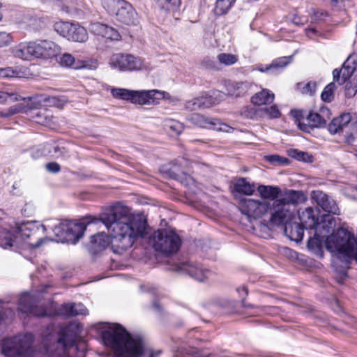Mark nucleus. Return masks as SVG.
Here are the masks:
<instances>
[{
  "label": "nucleus",
  "mask_w": 357,
  "mask_h": 357,
  "mask_svg": "<svg viewBox=\"0 0 357 357\" xmlns=\"http://www.w3.org/2000/svg\"><path fill=\"white\" fill-rule=\"evenodd\" d=\"M162 9L168 12L176 11L181 5V0H156Z\"/></svg>",
  "instance_id": "obj_41"
},
{
  "label": "nucleus",
  "mask_w": 357,
  "mask_h": 357,
  "mask_svg": "<svg viewBox=\"0 0 357 357\" xmlns=\"http://www.w3.org/2000/svg\"><path fill=\"white\" fill-rule=\"evenodd\" d=\"M241 114L246 119H254L257 116V111L254 107L247 106L241 109Z\"/></svg>",
  "instance_id": "obj_53"
},
{
  "label": "nucleus",
  "mask_w": 357,
  "mask_h": 357,
  "mask_svg": "<svg viewBox=\"0 0 357 357\" xmlns=\"http://www.w3.org/2000/svg\"><path fill=\"white\" fill-rule=\"evenodd\" d=\"M335 225V220L333 217L331 215H324L321 221L319 220L316 231L325 234L326 236L327 234L334 230Z\"/></svg>",
  "instance_id": "obj_31"
},
{
  "label": "nucleus",
  "mask_w": 357,
  "mask_h": 357,
  "mask_svg": "<svg viewBox=\"0 0 357 357\" xmlns=\"http://www.w3.org/2000/svg\"><path fill=\"white\" fill-rule=\"evenodd\" d=\"M265 160L272 165H287L289 164V159L283 158L279 155H268L264 157Z\"/></svg>",
  "instance_id": "obj_46"
},
{
  "label": "nucleus",
  "mask_w": 357,
  "mask_h": 357,
  "mask_svg": "<svg viewBox=\"0 0 357 357\" xmlns=\"http://www.w3.org/2000/svg\"><path fill=\"white\" fill-rule=\"evenodd\" d=\"M168 127L175 134L178 135L183 130V125L176 121H171L169 122Z\"/></svg>",
  "instance_id": "obj_57"
},
{
  "label": "nucleus",
  "mask_w": 357,
  "mask_h": 357,
  "mask_svg": "<svg viewBox=\"0 0 357 357\" xmlns=\"http://www.w3.org/2000/svg\"><path fill=\"white\" fill-rule=\"evenodd\" d=\"M82 326L77 322H70L59 330L54 326H48L43 335V348H33V335L26 333L13 340H4L2 354L6 357H73L77 349L76 342L81 333Z\"/></svg>",
  "instance_id": "obj_2"
},
{
  "label": "nucleus",
  "mask_w": 357,
  "mask_h": 357,
  "mask_svg": "<svg viewBox=\"0 0 357 357\" xmlns=\"http://www.w3.org/2000/svg\"><path fill=\"white\" fill-rule=\"evenodd\" d=\"M202 108L210 107L216 104L215 99L212 96L205 94L199 97Z\"/></svg>",
  "instance_id": "obj_51"
},
{
  "label": "nucleus",
  "mask_w": 357,
  "mask_h": 357,
  "mask_svg": "<svg viewBox=\"0 0 357 357\" xmlns=\"http://www.w3.org/2000/svg\"><path fill=\"white\" fill-rule=\"evenodd\" d=\"M115 15L116 20L126 25H134L137 22V13L132 6L125 1Z\"/></svg>",
  "instance_id": "obj_20"
},
{
  "label": "nucleus",
  "mask_w": 357,
  "mask_h": 357,
  "mask_svg": "<svg viewBox=\"0 0 357 357\" xmlns=\"http://www.w3.org/2000/svg\"><path fill=\"white\" fill-rule=\"evenodd\" d=\"M174 357H209L207 354H200L197 351H177Z\"/></svg>",
  "instance_id": "obj_52"
},
{
  "label": "nucleus",
  "mask_w": 357,
  "mask_h": 357,
  "mask_svg": "<svg viewBox=\"0 0 357 357\" xmlns=\"http://www.w3.org/2000/svg\"><path fill=\"white\" fill-rule=\"evenodd\" d=\"M72 304L65 303L61 305L58 309V314L64 317H72Z\"/></svg>",
  "instance_id": "obj_55"
},
{
  "label": "nucleus",
  "mask_w": 357,
  "mask_h": 357,
  "mask_svg": "<svg viewBox=\"0 0 357 357\" xmlns=\"http://www.w3.org/2000/svg\"><path fill=\"white\" fill-rule=\"evenodd\" d=\"M16 74V72L12 68H0V78L14 77Z\"/></svg>",
  "instance_id": "obj_58"
},
{
  "label": "nucleus",
  "mask_w": 357,
  "mask_h": 357,
  "mask_svg": "<svg viewBox=\"0 0 357 357\" xmlns=\"http://www.w3.org/2000/svg\"><path fill=\"white\" fill-rule=\"evenodd\" d=\"M56 45L49 40L40 42L39 58L49 59L56 56Z\"/></svg>",
  "instance_id": "obj_34"
},
{
  "label": "nucleus",
  "mask_w": 357,
  "mask_h": 357,
  "mask_svg": "<svg viewBox=\"0 0 357 357\" xmlns=\"http://www.w3.org/2000/svg\"><path fill=\"white\" fill-rule=\"evenodd\" d=\"M90 217L85 218L81 222L65 220L54 226L53 232L55 241L61 243L75 244L82 237L86 225L93 221Z\"/></svg>",
  "instance_id": "obj_6"
},
{
  "label": "nucleus",
  "mask_w": 357,
  "mask_h": 357,
  "mask_svg": "<svg viewBox=\"0 0 357 357\" xmlns=\"http://www.w3.org/2000/svg\"><path fill=\"white\" fill-rule=\"evenodd\" d=\"M109 236L105 233H98L91 236L89 251L95 255L104 250L109 245L112 252L121 255L131 248L139 237H144L147 226L141 217H132L128 207L117 203L100 217Z\"/></svg>",
  "instance_id": "obj_1"
},
{
  "label": "nucleus",
  "mask_w": 357,
  "mask_h": 357,
  "mask_svg": "<svg viewBox=\"0 0 357 357\" xmlns=\"http://www.w3.org/2000/svg\"><path fill=\"white\" fill-rule=\"evenodd\" d=\"M291 61V56H283L278 58L273 61V62L267 66L265 68H260L261 72H267L269 70H278L285 68Z\"/></svg>",
  "instance_id": "obj_35"
},
{
  "label": "nucleus",
  "mask_w": 357,
  "mask_h": 357,
  "mask_svg": "<svg viewBox=\"0 0 357 357\" xmlns=\"http://www.w3.org/2000/svg\"><path fill=\"white\" fill-rule=\"evenodd\" d=\"M234 188L237 192L245 195H252L255 190V184L250 183L245 178H238Z\"/></svg>",
  "instance_id": "obj_33"
},
{
  "label": "nucleus",
  "mask_w": 357,
  "mask_h": 357,
  "mask_svg": "<svg viewBox=\"0 0 357 357\" xmlns=\"http://www.w3.org/2000/svg\"><path fill=\"white\" fill-rule=\"evenodd\" d=\"M257 190L264 199L263 201H273V202L282 195L281 188L277 185H259L257 188Z\"/></svg>",
  "instance_id": "obj_22"
},
{
  "label": "nucleus",
  "mask_w": 357,
  "mask_h": 357,
  "mask_svg": "<svg viewBox=\"0 0 357 357\" xmlns=\"http://www.w3.org/2000/svg\"><path fill=\"white\" fill-rule=\"evenodd\" d=\"M317 82L310 81L306 84L298 83L296 84V89L304 95H313L316 92Z\"/></svg>",
  "instance_id": "obj_39"
},
{
  "label": "nucleus",
  "mask_w": 357,
  "mask_h": 357,
  "mask_svg": "<svg viewBox=\"0 0 357 357\" xmlns=\"http://www.w3.org/2000/svg\"><path fill=\"white\" fill-rule=\"evenodd\" d=\"M12 53L16 58L23 60L33 59L30 42L20 43L12 49Z\"/></svg>",
  "instance_id": "obj_32"
},
{
  "label": "nucleus",
  "mask_w": 357,
  "mask_h": 357,
  "mask_svg": "<svg viewBox=\"0 0 357 357\" xmlns=\"http://www.w3.org/2000/svg\"><path fill=\"white\" fill-rule=\"evenodd\" d=\"M18 112H19V109L17 108V107L13 106V107H10L7 111L1 112L0 116L1 117H8V116H12Z\"/></svg>",
  "instance_id": "obj_63"
},
{
  "label": "nucleus",
  "mask_w": 357,
  "mask_h": 357,
  "mask_svg": "<svg viewBox=\"0 0 357 357\" xmlns=\"http://www.w3.org/2000/svg\"><path fill=\"white\" fill-rule=\"evenodd\" d=\"M93 31L96 34L111 40H119L121 39V35L116 29L104 24L96 23L93 24Z\"/></svg>",
  "instance_id": "obj_23"
},
{
  "label": "nucleus",
  "mask_w": 357,
  "mask_h": 357,
  "mask_svg": "<svg viewBox=\"0 0 357 357\" xmlns=\"http://www.w3.org/2000/svg\"><path fill=\"white\" fill-rule=\"evenodd\" d=\"M241 291H242V292H243V295L245 296H246L248 294V290L247 287H242L241 288L237 289V291H238L239 294H241Z\"/></svg>",
  "instance_id": "obj_64"
},
{
  "label": "nucleus",
  "mask_w": 357,
  "mask_h": 357,
  "mask_svg": "<svg viewBox=\"0 0 357 357\" xmlns=\"http://www.w3.org/2000/svg\"><path fill=\"white\" fill-rule=\"evenodd\" d=\"M185 108L190 111H195L197 109H202V107L201 105L199 98L197 97V98H193L191 100L188 101L185 103Z\"/></svg>",
  "instance_id": "obj_54"
},
{
  "label": "nucleus",
  "mask_w": 357,
  "mask_h": 357,
  "mask_svg": "<svg viewBox=\"0 0 357 357\" xmlns=\"http://www.w3.org/2000/svg\"><path fill=\"white\" fill-rule=\"evenodd\" d=\"M236 0H217L215 12L217 15H223L231 8Z\"/></svg>",
  "instance_id": "obj_40"
},
{
  "label": "nucleus",
  "mask_w": 357,
  "mask_h": 357,
  "mask_svg": "<svg viewBox=\"0 0 357 357\" xmlns=\"http://www.w3.org/2000/svg\"><path fill=\"white\" fill-rule=\"evenodd\" d=\"M304 227L297 222H289L284 226V231L291 241L301 242L303 238Z\"/></svg>",
  "instance_id": "obj_24"
},
{
  "label": "nucleus",
  "mask_w": 357,
  "mask_h": 357,
  "mask_svg": "<svg viewBox=\"0 0 357 357\" xmlns=\"http://www.w3.org/2000/svg\"><path fill=\"white\" fill-rule=\"evenodd\" d=\"M45 102L50 106L61 107L68 102V99L64 96H48L45 98Z\"/></svg>",
  "instance_id": "obj_44"
},
{
  "label": "nucleus",
  "mask_w": 357,
  "mask_h": 357,
  "mask_svg": "<svg viewBox=\"0 0 357 357\" xmlns=\"http://www.w3.org/2000/svg\"><path fill=\"white\" fill-rule=\"evenodd\" d=\"M344 84L345 96L348 98L354 97L357 93V77H353Z\"/></svg>",
  "instance_id": "obj_43"
},
{
  "label": "nucleus",
  "mask_w": 357,
  "mask_h": 357,
  "mask_svg": "<svg viewBox=\"0 0 357 357\" xmlns=\"http://www.w3.org/2000/svg\"><path fill=\"white\" fill-rule=\"evenodd\" d=\"M217 59L220 64L225 66H229L238 61V56L230 53H220L218 54Z\"/></svg>",
  "instance_id": "obj_38"
},
{
  "label": "nucleus",
  "mask_w": 357,
  "mask_h": 357,
  "mask_svg": "<svg viewBox=\"0 0 357 357\" xmlns=\"http://www.w3.org/2000/svg\"><path fill=\"white\" fill-rule=\"evenodd\" d=\"M300 224L305 229H315L319 222V210L317 208L307 207L298 211Z\"/></svg>",
  "instance_id": "obj_18"
},
{
  "label": "nucleus",
  "mask_w": 357,
  "mask_h": 357,
  "mask_svg": "<svg viewBox=\"0 0 357 357\" xmlns=\"http://www.w3.org/2000/svg\"><path fill=\"white\" fill-rule=\"evenodd\" d=\"M293 152L294 153V155H293L292 156L299 161L307 162L308 161V159L310 158L309 154L305 152L297 151L296 150L293 151Z\"/></svg>",
  "instance_id": "obj_59"
},
{
  "label": "nucleus",
  "mask_w": 357,
  "mask_h": 357,
  "mask_svg": "<svg viewBox=\"0 0 357 357\" xmlns=\"http://www.w3.org/2000/svg\"><path fill=\"white\" fill-rule=\"evenodd\" d=\"M11 41L10 34L6 32H0V47L8 45Z\"/></svg>",
  "instance_id": "obj_62"
},
{
  "label": "nucleus",
  "mask_w": 357,
  "mask_h": 357,
  "mask_svg": "<svg viewBox=\"0 0 357 357\" xmlns=\"http://www.w3.org/2000/svg\"><path fill=\"white\" fill-rule=\"evenodd\" d=\"M357 67V55L351 54L342 64L341 68H335L333 70V82L325 86L321 98L324 102H331L334 99V91L336 89L335 82L339 85L344 84L348 81Z\"/></svg>",
  "instance_id": "obj_5"
},
{
  "label": "nucleus",
  "mask_w": 357,
  "mask_h": 357,
  "mask_svg": "<svg viewBox=\"0 0 357 357\" xmlns=\"http://www.w3.org/2000/svg\"><path fill=\"white\" fill-rule=\"evenodd\" d=\"M190 121L201 127V128H205L208 129H215V130H220V128H217L216 126L218 125V120L214 119H207L204 117V116L199 114H192L190 118Z\"/></svg>",
  "instance_id": "obj_29"
},
{
  "label": "nucleus",
  "mask_w": 357,
  "mask_h": 357,
  "mask_svg": "<svg viewBox=\"0 0 357 357\" xmlns=\"http://www.w3.org/2000/svg\"><path fill=\"white\" fill-rule=\"evenodd\" d=\"M282 197L275 200L276 205L281 204L289 208L290 205H296L305 200V197L302 191L287 190L282 195Z\"/></svg>",
  "instance_id": "obj_21"
},
{
  "label": "nucleus",
  "mask_w": 357,
  "mask_h": 357,
  "mask_svg": "<svg viewBox=\"0 0 357 357\" xmlns=\"http://www.w3.org/2000/svg\"><path fill=\"white\" fill-rule=\"evenodd\" d=\"M168 176L175 180H178L182 178V175L185 174V171L176 165H173L167 171Z\"/></svg>",
  "instance_id": "obj_47"
},
{
  "label": "nucleus",
  "mask_w": 357,
  "mask_h": 357,
  "mask_svg": "<svg viewBox=\"0 0 357 357\" xmlns=\"http://www.w3.org/2000/svg\"><path fill=\"white\" fill-rule=\"evenodd\" d=\"M109 63L112 68L119 71H138L149 68L144 60L130 54H113Z\"/></svg>",
  "instance_id": "obj_10"
},
{
  "label": "nucleus",
  "mask_w": 357,
  "mask_h": 357,
  "mask_svg": "<svg viewBox=\"0 0 357 357\" xmlns=\"http://www.w3.org/2000/svg\"><path fill=\"white\" fill-rule=\"evenodd\" d=\"M262 112L268 119H277L281 116V112L275 105L263 108Z\"/></svg>",
  "instance_id": "obj_48"
},
{
  "label": "nucleus",
  "mask_w": 357,
  "mask_h": 357,
  "mask_svg": "<svg viewBox=\"0 0 357 357\" xmlns=\"http://www.w3.org/2000/svg\"><path fill=\"white\" fill-rule=\"evenodd\" d=\"M132 92V90L123 88H112L111 89V94L113 98L130 102L131 101Z\"/></svg>",
  "instance_id": "obj_37"
},
{
  "label": "nucleus",
  "mask_w": 357,
  "mask_h": 357,
  "mask_svg": "<svg viewBox=\"0 0 357 357\" xmlns=\"http://www.w3.org/2000/svg\"><path fill=\"white\" fill-rule=\"evenodd\" d=\"M349 113H343L333 119L328 126V130L332 135L342 134L344 142L351 145L357 139V121L351 122Z\"/></svg>",
  "instance_id": "obj_7"
},
{
  "label": "nucleus",
  "mask_w": 357,
  "mask_h": 357,
  "mask_svg": "<svg viewBox=\"0 0 357 357\" xmlns=\"http://www.w3.org/2000/svg\"><path fill=\"white\" fill-rule=\"evenodd\" d=\"M55 56L57 62L63 67L79 69L86 66L82 61H76L75 57L69 53L56 54Z\"/></svg>",
  "instance_id": "obj_27"
},
{
  "label": "nucleus",
  "mask_w": 357,
  "mask_h": 357,
  "mask_svg": "<svg viewBox=\"0 0 357 357\" xmlns=\"http://www.w3.org/2000/svg\"><path fill=\"white\" fill-rule=\"evenodd\" d=\"M272 214L269 220L270 224L273 226L286 225L290 222L294 214L287 207L281 204L276 205L275 202L272 203Z\"/></svg>",
  "instance_id": "obj_16"
},
{
  "label": "nucleus",
  "mask_w": 357,
  "mask_h": 357,
  "mask_svg": "<svg viewBox=\"0 0 357 357\" xmlns=\"http://www.w3.org/2000/svg\"><path fill=\"white\" fill-rule=\"evenodd\" d=\"M151 241L156 251L167 255L176 252L181 244L180 237L174 231L168 229L155 231Z\"/></svg>",
  "instance_id": "obj_8"
},
{
  "label": "nucleus",
  "mask_w": 357,
  "mask_h": 357,
  "mask_svg": "<svg viewBox=\"0 0 357 357\" xmlns=\"http://www.w3.org/2000/svg\"><path fill=\"white\" fill-rule=\"evenodd\" d=\"M175 270L176 271L185 273L190 277L200 282L204 281L211 274L209 270L203 268L202 266L192 264L188 262L176 265Z\"/></svg>",
  "instance_id": "obj_19"
},
{
  "label": "nucleus",
  "mask_w": 357,
  "mask_h": 357,
  "mask_svg": "<svg viewBox=\"0 0 357 357\" xmlns=\"http://www.w3.org/2000/svg\"><path fill=\"white\" fill-rule=\"evenodd\" d=\"M26 98L22 97L17 93L0 91V102L3 103L6 102H17L20 100H25Z\"/></svg>",
  "instance_id": "obj_42"
},
{
  "label": "nucleus",
  "mask_w": 357,
  "mask_h": 357,
  "mask_svg": "<svg viewBox=\"0 0 357 357\" xmlns=\"http://www.w3.org/2000/svg\"><path fill=\"white\" fill-rule=\"evenodd\" d=\"M17 245L18 236L0 226V247L6 249Z\"/></svg>",
  "instance_id": "obj_28"
},
{
  "label": "nucleus",
  "mask_w": 357,
  "mask_h": 357,
  "mask_svg": "<svg viewBox=\"0 0 357 357\" xmlns=\"http://www.w3.org/2000/svg\"><path fill=\"white\" fill-rule=\"evenodd\" d=\"M252 87V84L248 81L235 82L227 86V90L231 96L241 97L247 95Z\"/></svg>",
  "instance_id": "obj_25"
},
{
  "label": "nucleus",
  "mask_w": 357,
  "mask_h": 357,
  "mask_svg": "<svg viewBox=\"0 0 357 357\" xmlns=\"http://www.w3.org/2000/svg\"><path fill=\"white\" fill-rule=\"evenodd\" d=\"M243 210L249 217L259 218L272 211V204L268 201L248 199L245 201Z\"/></svg>",
  "instance_id": "obj_14"
},
{
  "label": "nucleus",
  "mask_w": 357,
  "mask_h": 357,
  "mask_svg": "<svg viewBox=\"0 0 357 357\" xmlns=\"http://www.w3.org/2000/svg\"><path fill=\"white\" fill-rule=\"evenodd\" d=\"M201 64L203 67H205L207 69H210V70H218L219 69L216 62L214 60L210 59L209 57H205L202 60Z\"/></svg>",
  "instance_id": "obj_56"
},
{
  "label": "nucleus",
  "mask_w": 357,
  "mask_h": 357,
  "mask_svg": "<svg viewBox=\"0 0 357 357\" xmlns=\"http://www.w3.org/2000/svg\"><path fill=\"white\" fill-rule=\"evenodd\" d=\"M325 234H321L315 231L313 237H310L307 241V247L314 255L323 257V242Z\"/></svg>",
  "instance_id": "obj_26"
},
{
  "label": "nucleus",
  "mask_w": 357,
  "mask_h": 357,
  "mask_svg": "<svg viewBox=\"0 0 357 357\" xmlns=\"http://www.w3.org/2000/svg\"><path fill=\"white\" fill-rule=\"evenodd\" d=\"M46 169L52 173H58L61 170L60 165L56 162H51L46 165Z\"/></svg>",
  "instance_id": "obj_60"
},
{
  "label": "nucleus",
  "mask_w": 357,
  "mask_h": 357,
  "mask_svg": "<svg viewBox=\"0 0 357 357\" xmlns=\"http://www.w3.org/2000/svg\"><path fill=\"white\" fill-rule=\"evenodd\" d=\"M45 230L43 225L37 222H26L17 226L15 233L18 236V244L21 240H29L30 245L38 248L43 243Z\"/></svg>",
  "instance_id": "obj_9"
},
{
  "label": "nucleus",
  "mask_w": 357,
  "mask_h": 357,
  "mask_svg": "<svg viewBox=\"0 0 357 357\" xmlns=\"http://www.w3.org/2000/svg\"><path fill=\"white\" fill-rule=\"evenodd\" d=\"M105 344L114 351L115 357H142L145 351L144 339L132 335L119 324H114L102 333Z\"/></svg>",
  "instance_id": "obj_4"
},
{
  "label": "nucleus",
  "mask_w": 357,
  "mask_h": 357,
  "mask_svg": "<svg viewBox=\"0 0 357 357\" xmlns=\"http://www.w3.org/2000/svg\"><path fill=\"white\" fill-rule=\"evenodd\" d=\"M78 7V3L77 0H65V3L63 4L61 9L66 13H71L74 10H77Z\"/></svg>",
  "instance_id": "obj_49"
},
{
  "label": "nucleus",
  "mask_w": 357,
  "mask_h": 357,
  "mask_svg": "<svg viewBox=\"0 0 357 357\" xmlns=\"http://www.w3.org/2000/svg\"><path fill=\"white\" fill-rule=\"evenodd\" d=\"M311 198L324 211L334 215L340 213V209L335 201L321 190H313L311 192Z\"/></svg>",
  "instance_id": "obj_17"
},
{
  "label": "nucleus",
  "mask_w": 357,
  "mask_h": 357,
  "mask_svg": "<svg viewBox=\"0 0 357 357\" xmlns=\"http://www.w3.org/2000/svg\"><path fill=\"white\" fill-rule=\"evenodd\" d=\"M39 299L36 295L29 293H23L20 295L18 302V310L26 314H32L36 317H50L48 313L43 306H38Z\"/></svg>",
  "instance_id": "obj_13"
},
{
  "label": "nucleus",
  "mask_w": 357,
  "mask_h": 357,
  "mask_svg": "<svg viewBox=\"0 0 357 357\" xmlns=\"http://www.w3.org/2000/svg\"><path fill=\"white\" fill-rule=\"evenodd\" d=\"M325 245L335 257L333 262L335 278L342 284L347 278V269L351 260L357 263V238L353 233L340 227L327 236Z\"/></svg>",
  "instance_id": "obj_3"
},
{
  "label": "nucleus",
  "mask_w": 357,
  "mask_h": 357,
  "mask_svg": "<svg viewBox=\"0 0 357 357\" xmlns=\"http://www.w3.org/2000/svg\"><path fill=\"white\" fill-rule=\"evenodd\" d=\"M54 30L68 40L85 43L89 38L86 29L78 23L58 22L54 24Z\"/></svg>",
  "instance_id": "obj_12"
},
{
  "label": "nucleus",
  "mask_w": 357,
  "mask_h": 357,
  "mask_svg": "<svg viewBox=\"0 0 357 357\" xmlns=\"http://www.w3.org/2000/svg\"><path fill=\"white\" fill-rule=\"evenodd\" d=\"M3 303L0 301V324L3 321H11L15 315L14 311L10 308L4 307Z\"/></svg>",
  "instance_id": "obj_45"
},
{
  "label": "nucleus",
  "mask_w": 357,
  "mask_h": 357,
  "mask_svg": "<svg viewBox=\"0 0 357 357\" xmlns=\"http://www.w3.org/2000/svg\"><path fill=\"white\" fill-rule=\"evenodd\" d=\"M165 98V92L158 90L133 91L131 102L138 105H156Z\"/></svg>",
  "instance_id": "obj_15"
},
{
  "label": "nucleus",
  "mask_w": 357,
  "mask_h": 357,
  "mask_svg": "<svg viewBox=\"0 0 357 357\" xmlns=\"http://www.w3.org/2000/svg\"><path fill=\"white\" fill-rule=\"evenodd\" d=\"M72 304V317L78 315H85L88 313L87 309L82 303H71Z\"/></svg>",
  "instance_id": "obj_50"
},
{
  "label": "nucleus",
  "mask_w": 357,
  "mask_h": 357,
  "mask_svg": "<svg viewBox=\"0 0 357 357\" xmlns=\"http://www.w3.org/2000/svg\"><path fill=\"white\" fill-rule=\"evenodd\" d=\"M125 0H102V5L110 15H116Z\"/></svg>",
  "instance_id": "obj_36"
},
{
  "label": "nucleus",
  "mask_w": 357,
  "mask_h": 357,
  "mask_svg": "<svg viewBox=\"0 0 357 357\" xmlns=\"http://www.w3.org/2000/svg\"><path fill=\"white\" fill-rule=\"evenodd\" d=\"M33 59L39 58L40 43L30 42Z\"/></svg>",
  "instance_id": "obj_61"
},
{
  "label": "nucleus",
  "mask_w": 357,
  "mask_h": 357,
  "mask_svg": "<svg viewBox=\"0 0 357 357\" xmlns=\"http://www.w3.org/2000/svg\"><path fill=\"white\" fill-rule=\"evenodd\" d=\"M275 95L268 89H264L261 91L256 93L251 98V102L255 105H264L271 104L273 102Z\"/></svg>",
  "instance_id": "obj_30"
},
{
  "label": "nucleus",
  "mask_w": 357,
  "mask_h": 357,
  "mask_svg": "<svg viewBox=\"0 0 357 357\" xmlns=\"http://www.w3.org/2000/svg\"><path fill=\"white\" fill-rule=\"evenodd\" d=\"M291 114L299 129L305 132H310L313 128H321L326 124V121L317 112L307 113L305 110L292 109Z\"/></svg>",
  "instance_id": "obj_11"
}]
</instances>
